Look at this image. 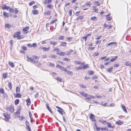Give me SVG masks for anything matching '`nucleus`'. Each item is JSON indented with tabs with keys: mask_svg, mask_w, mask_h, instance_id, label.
Instances as JSON below:
<instances>
[{
	"mask_svg": "<svg viewBox=\"0 0 131 131\" xmlns=\"http://www.w3.org/2000/svg\"><path fill=\"white\" fill-rule=\"evenodd\" d=\"M7 110L9 111L11 113H13L14 111V108L12 105L10 106L9 107H7Z\"/></svg>",
	"mask_w": 131,
	"mask_h": 131,
	"instance_id": "nucleus-1",
	"label": "nucleus"
},
{
	"mask_svg": "<svg viewBox=\"0 0 131 131\" xmlns=\"http://www.w3.org/2000/svg\"><path fill=\"white\" fill-rule=\"evenodd\" d=\"M3 115L6 119V121H7L8 122L9 120V116L8 114L5 113H4Z\"/></svg>",
	"mask_w": 131,
	"mask_h": 131,
	"instance_id": "nucleus-2",
	"label": "nucleus"
},
{
	"mask_svg": "<svg viewBox=\"0 0 131 131\" xmlns=\"http://www.w3.org/2000/svg\"><path fill=\"white\" fill-rule=\"evenodd\" d=\"M95 116L92 114H91V115L90 116V118L92 120V121L93 122H95L96 120L95 118L94 117H95Z\"/></svg>",
	"mask_w": 131,
	"mask_h": 131,
	"instance_id": "nucleus-3",
	"label": "nucleus"
},
{
	"mask_svg": "<svg viewBox=\"0 0 131 131\" xmlns=\"http://www.w3.org/2000/svg\"><path fill=\"white\" fill-rule=\"evenodd\" d=\"M29 26H27L23 28L22 30L23 31H26V33H27L28 32V31H27V30L29 29Z\"/></svg>",
	"mask_w": 131,
	"mask_h": 131,
	"instance_id": "nucleus-4",
	"label": "nucleus"
},
{
	"mask_svg": "<svg viewBox=\"0 0 131 131\" xmlns=\"http://www.w3.org/2000/svg\"><path fill=\"white\" fill-rule=\"evenodd\" d=\"M39 13V11L36 9H34L32 10V13L34 15H37Z\"/></svg>",
	"mask_w": 131,
	"mask_h": 131,
	"instance_id": "nucleus-5",
	"label": "nucleus"
},
{
	"mask_svg": "<svg viewBox=\"0 0 131 131\" xmlns=\"http://www.w3.org/2000/svg\"><path fill=\"white\" fill-rule=\"evenodd\" d=\"M46 107L49 111L52 114V111L50 108L49 106V104L48 103H46Z\"/></svg>",
	"mask_w": 131,
	"mask_h": 131,
	"instance_id": "nucleus-6",
	"label": "nucleus"
},
{
	"mask_svg": "<svg viewBox=\"0 0 131 131\" xmlns=\"http://www.w3.org/2000/svg\"><path fill=\"white\" fill-rule=\"evenodd\" d=\"M121 107L122 108L123 111L126 113L127 112V111L125 108V105L123 104H121Z\"/></svg>",
	"mask_w": 131,
	"mask_h": 131,
	"instance_id": "nucleus-7",
	"label": "nucleus"
},
{
	"mask_svg": "<svg viewBox=\"0 0 131 131\" xmlns=\"http://www.w3.org/2000/svg\"><path fill=\"white\" fill-rule=\"evenodd\" d=\"M14 95L16 98H20L21 96V95L20 94V93H18L16 94H14Z\"/></svg>",
	"mask_w": 131,
	"mask_h": 131,
	"instance_id": "nucleus-8",
	"label": "nucleus"
},
{
	"mask_svg": "<svg viewBox=\"0 0 131 131\" xmlns=\"http://www.w3.org/2000/svg\"><path fill=\"white\" fill-rule=\"evenodd\" d=\"M116 124H117L118 125H119L123 124V123L122 121L119 120L118 121H116Z\"/></svg>",
	"mask_w": 131,
	"mask_h": 131,
	"instance_id": "nucleus-9",
	"label": "nucleus"
},
{
	"mask_svg": "<svg viewBox=\"0 0 131 131\" xmlns=\"http://www.w3.org/2000/svg\"><path fill=\"white\" fill-rule=\"evenodd\" d=\"M26 103H27V104L28 105H30L31 104V101L30 100V99L29 98H28L26 100Z\"/></svg>",
	"mask_w": 131,
	"mask_h": 131,
	"instance_id": "nucleus-10",
	"label": "nucleus"
},
{
	"mask_svg": "<svg viewBox=\"0 0 131 131\" xmlns=\"http://www.w3.org/2000/svg\"><path fill=\"white\" fill-rule=\"evenodd\" d=\"M108 124V126L107 127L108 128H115V126L114 125H113V126H112V124L111 123H107Z\"/></svg>",
	"mask_w": 131,
	"mask_h": 131,
	"instance_id": "nucleus-11",
	"label": "nucleus"
},
{
	"mask_svg": "<svg viewBox=\"0 0 131 131\" xmlns=\"http://www.w3.org/2000/svg\"><path fill=\"white\" fill-rule=\"evenodd\" d=\"M117 45V43L116 42H110L109 43H108L107 45L108 46H111L112 45Z\"/></svg>",
	"mask_w": 131,
	"mask_h": 131,
	"instance_id": "nucleus-12",
	"label": "nucleus"
},
{
	"mask_svg": "<svg viewBox=\"0 0 131 131\" xmlns=\"http://www.w3.org/2000/svg\"><path fill=\"white\" fill-rule=\"evenodd\" d=\"M52 1V0H46L44 1V3L45 4H48L51 3Z\"/></svg>",
	"mask_w": 131,
	"mask_h": 131,
	"instance_id": "nucleus-13",
	"label": "nucleus"
},
{
	"mask_svg": "<svg viewBox=\"0 0 131 131\" xmlns=\"http://www.w3.org/2000/svg\"><path fill=\"white\" fill-rule=\"evenodd\" d=\"M5 27L6 28L10 29L11 27V26L10 24H5Z\"/></svg>",
	"mask_w": 131,
	"mask_h": 131,
	"instance_id": "nucleus-14",
	"label": "nucleus"
},
{
	"mask_svg": "<svg viewBox=\"0 0 131 131\" xmlns=\"http://www.w3.org/2000/svg\"><path fill=\"white\" fill-rule=\"evenodd\" d=\"M3 14L4 16L6 18H7L9 17V15L6 12H3Z\"/></svg>",
	"mask_w": 131,
	"mask_h": 131,
	"instance_id": "nucleus-15",
	"label": "nucleus"
},
{
	"mask_svg": "<svg viewBox=\"0 0 131 131\" xmlns=\"http://www.w3.org/2000/svg\"><path fill=\"white\" fill-rule=\"evenodd\" d=\"M57 111L60 113V114L62 115L63 114V112H64V110L62 108H61L59 110H58Z\"/></svg>",
	"mask_w": 131,
	"mask_h": 131,
	"instance_id": "nucleus-16",
	"label": "nucleus"
},
{
	"mask_svg": "<svg viewBox=\"0 0 131 131\" xmlns=\"http://www.w3.org/2000/svg\"><path fill=\"white\" fill-rule=\"evenodd\" d=\"M67 45V43L66 42H61L60 45L62 46H66Z\"/></svg>",
	"mask_w": 131,
	"mask_h": 131,
	"instance_id": "nucleus-17",
	"label": "nucleus"
},
{
	"mask_svg": "<svg viewBox=\"0 0 131 131\" xmlns=\"http://www.w3.org/2000/svg\"><path fill=\"white\" fill-rule=\"evenodd\" d=\"M7 8V7L6 5L5 4L3 5L1 7V8L3 10L6 9Z\"/></svg>",
	"mask_w": 131,
	"mask_h": 131,
	"instance_id": "nucleus-18",
	"label": "nucleus"
},
{
	"mask_svg": "<svg viewBox=\"0 0 131 131\" xmlns=\"http://www.w3.org/2000/svg\"><path fill=\"white\" fill-rule=\"evenodd\" d=\"M80 94L83 96L85 97H86L88 95L86 93H84L83 92H80Z\"/></svg>",
	"mask_w": 131,
	"mask_h": 131,
	"instance_id": "nucleus-19",
	"label": "nucleus"
},
{
	"mask_svg": "<svg viewBox=\"0 0 131 131\" xmlns=\"http://www.w3.org/2000/svg\"><path fill=\"white\" fill-rule=\"evenodd\" d=\"M117 58V56H115L114 58L111 59L110 61L111 62L114 61L116 60Z\"/></svg>",
	"mask_w": 131,
	"mask_h": 131,
	"instance_id": "nucleus-20",
	"label": "nucleus"
},
{
	"mask_svg": "<svg viewBox=\"0 0 131 131\" xmlns=\"http://www.w3.org/2000/svg\"><path fill=\"white\" fill-rule=\"evenodd\" d=\"M9 65L12 68H14L15 67L14 65L13 62H9Z\"/></svg>",
	"mask_w": 131,
	"mask_h": 131,
	"instance_id": "nucleus-21",
	"label": "nucleus"
},
{
	"mask_svg": "<svg viewBox=\"0 0 131 131\" xmlns=\"http://www.w3.org/2000/svg\"><path fill=\"white\" fill-rule=\"evenodd\" d=\"M19 102V100L18 99H17L15 100V105H17L18 104Z\"/></svg>",
	"mask_w": 131,
	"mask_h": 131,
	"instance_id": "nucleus-22",
	"label": "nucleus"
},
{
	"mask_svg": "<svg viewBox=\"0 0 131 131\" xmlns=\"http://www.w3.org/2000/svg\"><path fill=\"white\" fill-rule=\"evenodd\" d=\"M60 69H61V70H63L65 72L67 71V69L66 68H65L63 67H62Z\"/></svg>",
	"mask_w": 131,
	"mask_h": 131,
	"instance_id": "nucleus-23",
	"label": "nucleus"
},
{
	"mask_svg": "<svg viewBox=\"0 0 131 131\" xmlns=\"http://www.w3.org/2000/svg\"><path fill=\"white\" fill-rule=\"evenodd\" d=\"M11 83L10 82H9L8 84V86L10 90L12 89Z\"/></svg>",
	"mask_w": 131,
	"mask_h": 131,
	"instance_id": "nucleus-24",
	"label": "nucleus"
},
{
	"mask_svg": "<svg viewBox=\"0 0 131 131\" xmlns=\"http://www.w3.org/2000/svg\"><path fill=\"white\" fill-rule=\"evenodd\" d=\"M20 88L18 87L17 86L16 88V93H20Z\"/></svg>",
	"mask_w": 131,
	"mask_h": 131,
	"instance_id": "nucleus-25",
	"label": "nucleus"
},
{
	"mask_svg": "<svg viewBox=\"0 0 131 131\" xmlns=\"http://www.w3.org/2000/svg\"><path fill=\"white\" fill-rule=\"evenodd\" d=\"M26 125L27 128L30 127L29 126V123L28 121H26Z\"/></svg>",
	"mask_w": 131,
	"mask_h": 131,
	"instance_id": "nucleus-26",
	"label": "nucleus"
},
{
	"mask_svg": "<svg viewBox=\"0 0 131 131\" xmlns=\"http://www.w3.org/2000/svg\"><path fill=\"white\" fill-rule=\"evenodd\" d=\"M50 57L52 58H53L54 59H56L57 58V56L55 55H53L52 54H51V55H50Z\"/></svg>",
	"mask_w": 131,
	"mask_h": 131,
	"instance_id": "nucleus-27",
	"label": "nucleus"
},
{
	"mask_svg": "<svg viewBox=\"0 0 131 131\" xmlns=\"http://www.w3.org/2000/svg\"><path fill=\"white\" fill-rule=\"evenodd\" d=\"M60 51V50L56 47L53 50V51H56L57 52H59Z\"/></svg>",
	"mask_w": 131,
	"mask_h": 131,
	"instance_id": "nucleus-28",
	"label": "nucleus"
},
{
	"mask_svg": "<svg viewBox=\"0 0 131 131\" xmlns=\"http://www.w3.org/2000/svg\"><path fill=\"white\" fill-rule=\"evenodd\" d=\"M4 90L2 88H0V93L3 94L4 93Z\"/></svg>",
	"mask_w": 131,
	"mask_h": 131,
	"instance_id": "nucleus-29",
	"label": "nucleus"
},
{
	"mask_svg": "<svg viewBox=\"0 0 131 131\" xmlns=\"http://www.w3.org/2000/svg\"><path fill=\"white\" fill-rule=\"evenodd\" d=\"M64 37L63 36H60L58 38V39L59 40H63L64 39Z\"/></svg>",
	"mask_w": 131,
	"mask_h": 131,
	"instance_id": "nucleus-30",
	"label": "nucleus"
},
{
	"mask_svg": "<svg viewBox=\"0 0 131 131\" xmlns=\"http://www.w3.org/2000/svg\"><path fill=\"white\" fill-rule=\"evenodd\" d=\"M92 96L90 95V97H87L86 98V99L89 101H90L91 100V97H92Z\"/></svg>",
	"mask_w": 131,
	"mask_h": 131,
	"instance_id": "nucleus-31",
	"label": "nucleus"
},
{
	"mask_svg": "<svg viewBox=\"0 0 131 131\" xmlns=\"http://www.w3.org/2000/svg\"><path fill=\"white\" fill-rule=\"evenodd\" d=\"M84 18L83 16H79L77 18V19L78 20L79 19L80 20L82 19L83 18Z\"/></svg>",
	"mask_w": 131,
	"mask_h": 131,
	"instance_id": "nucleus-32",
	"label": "nucleus"
},
{
	"mask_svg": "<svg viewBox=\"0 0 131 131\" xmlns=\"http://www.w3.org/2000/svg\"><path fill=\"white\" fill-rule=\"evenodd\" d=\"M91 20H97L96 17L95 16H94L92 17L91 19Z\"/></svg>",
	"mask_w": 131,
	"mask_h": 131,
	"instance_id": "nucleus-33",
	"label": "nucleus"
},
{
	"mask_svg": "<svg viewBox=\"0 0 131 131\" xmlns=\"http://www.w3.org/2000/svg\"><path fill=\"white\" fill-rule=\"evenodd\" d=\"M113 68V67H111L108 70H107V71L108 72H111L112 71V69Z\"/></svg>",
	"mask_w": 131,
	"mask_h": 131,
	"instance_id": "nucleus-34",
	"label": "nucleus"
},
{
	"mask_svg": "<svg viewBox=\"0 0 131 131\" xmlns=\"http://www.w3.org/2000/svg\"><path fill=\"white\" fill-rule=\"evenodd\" d=\"M101 123L103 124H107L108 122H106V121H102L101 122Z\"/></svg>",
	"mask_w": 131,
	"mask_h": 131,
	"instance_id": "nucleus-35",
	"label": "nucleus"
},
{
	"mask_svg": "<svg viewBox=\"0 0 131 131\" xmlns=\"http://www.w3.org/2000/svg\"><path fill=\"white\" fill-rule=\"evenodd\" d=\"M67 73L70 75H73V73L71 72V71H67Z\"/></svg>",
	"mask_w": 131,
	"mask_h": 131,
	"instance_id": "nucleus-36",
	"label": "nucleus"
},
{
	"mask_svg": "<svg viewBox=\"0 0 131 131\" xmlns=\"http://www.w3.org/2000/svg\"><path fill=\"white\" fill-rule=\"evenodd\" d=\"M88 74L89 75H92L93 74H94V72L93 71H89L88 72Z\"/></svg>",
	"mask_w": 131,
	"mask_h": 131,
	"instance_id": "nucleus-37",
	"label": "nucleus"
},
{
	"mask_svg": "<svg viewBox=\"0 0 131 131\" xmlns=\"http://www.w3.org/2000/svg\"><path fill=\"white\" fill-rule=\"evenodd\" d=\"M3 96L4 98H5L7 99V95L5 93H4L3 94Z\"/></svg>",
	"mask_w": 131,
	"mask_h": 131,
	"instance_id": "nucleus-38",
	"label": "nucleus"
},
{
	"mask_svg": "<svg viewBox=\"0 0 131 131\" xmlns=\"http://www.w3.org/2000/svg\"><path fill=\"white\" fill-rule=\"evenodd\" d=\"M89 67V66H88V64H86L85 65H84L83 67V69H85L86 68H88Z\"/></svg>",
	"mask_w": 131,
	"mask_h": 131,
	"instance_id": "nucleus-39",
	"label": "nucleus"
},
{
	"mask_svg": "<svg viewBox=\"0 0 131 131\" xmlns=\"http://www.w3.org/2000/svg\"><path fill=\"white\" fill-rule=\"evenodd\" d=\"M35 3V2L34 1H31V2H30L29 3V5L30 6H31L32 4H34Z\"/></svg>",
	"mask_w": 131,
	"mask_h": 131,
	"instance_id": "nucleus-40",
	"label": "nucleus"
},
{
	"mask_svg": "<svg viewBox=\"0 0 131 131\" xmlns=\"http://www.w3.org/2000/svg\"><path fill=\"white\" fill-rule=\"evenodd\" d=\"M56 79L60 82H62V79L59 77H58L56 78Z\"/></svg>",
	"mask_w": 131,
	"mask_h": 131,
	"instance_id": "nucleus-41",
	"label": "nucleus"
},
{
	"mask_svg": "<svg viewBox=\"0 0 131 131\" xmlns=\"http://www.w3.org/2000/svg\"><path fill=\"white\" fill-rule=\"evenodd\" d=\"M32 47H37V45L36 43H34L32 45Z\"/></svg>",
	"mask_w": 131,
	"mask_h": 131,
	"instance_id": "nucleus-42",
	"label": "nucleus"
},
{
	"mask_svg": "<svg viewBox=\"0 0 131 131\" xmlns=\"http://www.w3.org/2000/svg\"><path fill=\"white\" fill-rule=\"evenodd\" d=\"M65 54V53L64 52H60V56H64Z\"/></svg>",
	"mask_w": 131,
	"mask_h": 131,
	"instance_id": "nucleus-43",
	"label": "nucleus"
},
{
	"mask_svg": "<svg viewBox=\"0 0 131 131\" xmlns=\"http://www.w3.org/2000/svg\"><path fill=\"white\" fill-rule=\"evenodd\" d=\"M80 86L81 88H86V87L85 86L83 85V84H81L80 85Z\"/></svg>",
	"mask_w": 131,
	"mask_h": 131,
	"instance_id": "nucleus-44",
	"label": "nucleus"
},
{
	"mask_svg": "<svg viewBox=\"0 0 131 131\" xmlns=\"http://www.w3.org/2000/svg\"><path fill=\"white\" fill-rule=\"evenodd\" d=\"M50 43L52 45H56L57 44V42H54L53 41H50Z\"/></svg>",
	"mask_w": 131,
	"mask_h": 131,
	"instance_id": "nucleus-45",
	"label": "nucleus"
},
{
	"mask_svg": "<svg viewBox=\"0 0 131 131\" xmlns=\"http://www.w3.org/2000/svg\"><path fill=\"white\" fill-rule=\"evenodd\" d=\"M94 3L96 4V5L97 6H99L100 4L97 1H96Z\"/></svg>",
	"mask_w": 131,
	"mask_h": 131,
	"instance_id": "nucleus-46",
	"label": "nucleus"
},
{
	"mask_svg": "<svg viewBox=\"0 0 131 131\" xmlns=\"http://www.w3.org/2000/svg\"><path fill=\"white\" fill-rule=\"evenodd\" d=\"M50 11H48L47 12H46L44 13L45 15H50Z\"/></svg>",
	"mask_w": 131,
	"mask_h": 131,
	"instance_id": "nucleus-47",
	"label": "nucleus"
},
{
	"mask_svg": "<svg viewBox=\"0 0 131 131\" xmlns=\"http://www.w3.org/2000/svg\"><path fill=\"white\" fill-rule=\"evenodd\" d=\"M21 48L22 49L25 50H27V48L26 47H25L24 46H22Z\"/></svg>",
	"mask_w": 131,
	"mask_h": 131,
	"instance_id": "nucleus-48",
	"label": "nucleus"
},
{
	"mask_svg": "<svg viewBox=\"0 0 131 131\" xmlns=\"http://www.w3.org/2000/svg\"><path fill=\"white\" fill-rule=\"evenodd\" d=\"M53 6V5H52L49 4L47 6V7L49 8L52 9L51 7Z\"/></svg>",
	"mask_w": 131,
	"mask_h": 131,
	"instance_id": "nucleus-49",
	"label": "nucleus"
},
{
	"mask_svg": "<svg viewBox=\"0 0 131 131\" xmlns=\"http://www.w3.org/2000/svg\"><path fill=\"white\" fill-rule=\"evenodd\" d=\"M82 39L85 40V41H86L87 38V36L83 37H82Z\"/></svg>",
	"mask_w": 131,
	"mask_h": 131,
	"instance_id": "nucleus-50",
	"label": "nucleus"
},
{
	"mask_svg": "<svg viewBox=\"0 0 131 131\" xmlns=\"http://www.w3.org/2000/svg\"><path fill=\"white\" fill-rule=\"evenodd\" d=\"M3 77L4 79H5L6 78L7 76V74L6 73H4V74H3Z\"/></svg>",
	"mask_w": 131,
	"mask_h": 131,
	"instance_id": "nucleus-51",
	"label": "nucleus"
},
{
	"mask_svg": "<svg viewBox=\"0 0 131 131\" xmlns=\"http://www.w3.org/2000/svg\"><path fill=\"white\" fill-rule=\"evenodd\" d=\"M98 78V77L96 76H94L92 77V79L93 80L94 79H97Z\"/></svg>",
	"mask_w": 131,
	"mask_h": 131,
	"instance_id": "nucleus-52",
	"label": "nucleus"
},
{
	"mask_svg": "<svg viewBox=\"0 0 131 131\" xmlns=\"http://www.w3.org/2000/svg\"><path fill=\"white\" fill-rule=\"evenodd\" d=\"M63 60H65L66 61H70V59L69 58H63Z\"/></svg>",
	"mask_w": 131,
	"mask_h": 131,
	"instance_id": "nucleus-53",
	"label": "nucleus"
},
{
	"mask_svg": "<svg viewBox=\"0 0 131 131\" xmlns=\"http://www.w3.org/2000/svg\"><path fill=\"white\" fill-rule=\"evenodd\" d=\"M35 97L36 98H38V93H37L35 95Z\"/></svg>",
	"mask_w": 131,
	"mask_h": 131,
	"instance_id": "nucleus-54",
	"label": "nucleus"
},
{
	"mask_svg": "<svg viewBox=\"0 0 131 131\" xmlns=\"http://www.w3.org/2000/svg\"><path fill=\"white\" fill-rule=\"evenodd\" d=\"M29 116L30 117V119H31V118H32V114L31 113V112L30 111H29Z\"/></svg>",
	"mask_w": 131,
	"mask_h": 131,
	"instance_id": "nucleus-55",
	"label": "nucleus"
},
{
	"mask_svg": "<svg viewBox=\"0 0 131 131\" xmlns=\"http://www.w3.org/2000/svg\"><path fill=\"white\" fill-rule=\"evenodd\" d=\"M33 58L36 59H39V57H38L36 56H33Z\"/></svg>",
	"mask_w": 131,
	"mask_h": 131,
	"instance_id": "nucleus-56",
	"label": "nucleus"
},
{
	"mask_svg": "<svg viewBox=\"0 0 131 131\" xmlns=\"http://www.w3.org/2000/svg\"><path fill=\"white\" fill-rule=\"evenodd\" d=\"M49 65L50 66L52 67H53L54 66V64L51 62H49Z\"/></svg>",
	"mask_w": 131,
	"mask_h": 131,
	"instance_id": "nucleus-57",
	"label": "nucleus"
},
{
	"mask_svg": "<svg viewBox=\"0 0 131 131\" xmlns=\"http://www.w3.org/2000/svg\"><path fill=\"white\" fill-rule=\"evenodd\" d=\"M50 48V47H48V48H45V49L44 50V51H48L49 49Z\"/></svg>",
	"mask_w": 131,
	"mask_h": 131,
	"instance_id": "nucleus-58",
	"label": "nucleus"
},
{
	"mask_svg": "<svg viewBox=\"0 0 131 131\" xmlns=\"http://www.w3.org/2000/svg\"><path fill=\"white\" fill-rule=\"evenodd\" d=\"M57 19H55L54 20H53V21H51L50 23L51 24H53L54 23L55 21H57Z\"/></svg>",
	"mask_w": 131,
	"mask_h": 131,
	"instance_id": "nucleus-59",
	"label": "nucleus"
},
{
	"mask_svg": "<svg viewBox=\"0 0 131 131\" xmlns=\"http://www.w3.org/2000/svg\"><path fill=\"white\" fill-rule=\"evenodd\" d=\"M107 104V103H104V104H103L102 102L100 103V105H102L104 106H105L106 105V104Z\"/></svg>",
	"mask_w": 131,
	"mask_h": 131,
	"instance_id": "nucleus-60",
	"label": "nucleus"
},
{
	"mask_svg": "<svg viewBox=\"0 0 131 131\" xmlns=\"http://www.w3.org/2000/svg\"><path fill=\"white\" fill-rule=\"evenodd\" d=\"M19 118L20 120H21L24 119V117L23 116H21L19 117Z\"/></svg>",
	"mask_w": 131,
	"mask_h": 131,
	"instance_id": "nucleus-61",
	"label": "nucleus"
},
{
	"mask_svg": "<svg viewBox=\"0 0 131 131\" xmlns=\"http://www.w3.org/2000/svg\"><path fill=\"white\" fill-rule=\"evenodd\" d=\"M30 60V61L32 62V63L33 62V61H34V59H32V58H30V59H29Z\"/></svg>",
	"mask_w": 131,
	"mask_h": 131,
	"instance_id": "nucleus-62",
	"label": "nucleus"
},
{
	"mask_svg": "<svg viewBox=\"0 0 131 131\" xmlns=\"http://www.w3.org/2000/svg\"><path fill=\"white\" fill-rule=\"evenodd\" d=\"M94 48H95V47H89L88 48V49L89 50H92L94 49Z\"/></svg>",
	"mask_w": 131,
	"mask_h": 131,
	"instance_id": "nucleus-63",
	"label": "nucleus"
},
{
	"mask_svg": "<svg viewBox=\"0 0 131 131\" xmlns=\"http://www.w3.org/2000/svg\"><path fill=\"white\" fill-rule=\"evenodd\" d=\"M19 11L17 9H15V13L16 14H17L18 13Z\"/></svg>",
	"mask_w": 131,
	"mask_h": 131,
	"instance_id": "nucleus-64",
	"label": "nucleus"
}]
</instances>
